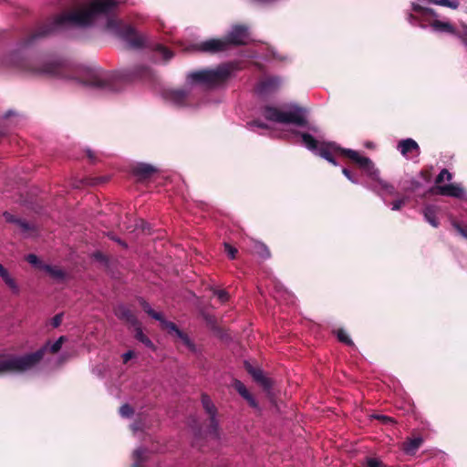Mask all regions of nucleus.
<instances>
[{
  "label": "nucleus",
  "instance_id": "nucleus-1",
  "mask_svg": "<svg viewBox=\"0 0 467 467\" xmlns=\"http://www.w3.org/2000/svg\"><path fill=\"white\" fill-rule=\"evenodd\" d=\"M119 3L118 0H91L78 9L57 16L48 28L41 31L39 35H47L69 26H90L103 17L109 31L126 40L131 47H140L144 44V37L137 35L132 26L113 16Z\"/></svg>",
  "mask_w": 467,
  "mask_h": 467
},
{
  "label": "nucleus",
  "instance_id": "nucleus-2",
  "mask_svg": "<svg viewBox=\"0 0 467 467\" xmlns=\"http://www.w3.org/2000/svg\"><path fill=\"white\" fill-rule=\"evenodd\" d=\"M303 144L312 152L318 154L333 165H337L333 155L340 152L357 163L375 183L368 186L369 189L380 193L393 195L394 187L379 178V171L368 157L362 156L353 150L341 149L335 142H318L308 133L301 134Z\"/></svg>",
  "mask_w": 467,
  "mask_h": 467
},
{
  "label": "nucleus",
  "instance_id": "nucleus-3",
  "mask_svg": "<svg viewBox=\"0 0 467 467\" xmlns=\"http://www.w3.org/2000/svg\"><path fill=\"white\" fill-rule=\"evenodd\" d=\"M303 144L312 152L318 154L333 165H337L333 155L340 152L357 163L375 183L368 186L369 189L380 193L393 195L394 187L379 178V171L368 157L362 156L353 150L341 149L335 142H318L308 133L301 134Z\"/></svg>",
  "mask_w": 467,
  "mask_h": 467
},
{
  "label": "nucleus",
  "instance_id": "nucleus-4",
  "mask_svg": "<svg viewBox=\"0 0 467 467\" xmlns=\"http://www.w3.org/2000/svg\"><path fill=\"white\" fill-rule=\"evenodd\" d=\"M65 341L66 337L62 336L50 346H46L44 348L35 353L25 356H0V376L12 373H22L31 369L42 359L44 352L47 348H49L52 353H56L61 348Z\"/></svg>",
  "mask_w": 467,
  "mask_h": 467
},
{
  "label": "nucleus",
  "instance_id": "nucleus-5",
  "mask_svg": "<svg viewBox=\"0 0 467 467\" xmlns=\"http://www.w3.org/2000/svg\"><path fill=\"white\" fill-rule=\"evenodd\" d=\"M76 83L102 91H118L121 88L123 78L117 73L101 68L79 69L68 78Z\"/></svg>",
  "mask_w": 467,
  "mask_h": 467
},
{
  "label": "nucleus",
  "instance_id": "nucleus-6",
  "mask_svg": "<svg viewBox=\"0 0 467 467\" xmlns=\"http://www.w3.org/2000/svg\"><path fill=\"white\" fill-rule=\"evenodd\" d=\"M235 69L233 64H223L215 68L191 72L187 76L190 84H199L206 88L223 85Z\"/></svg>",
  "mask_w": 467,
  "mask_h": 467
},
{
  "label": "nucleus",
  "instance_id": "nucleus-7",
  "mask_svg": "<svg viewBox=\"0 0 467 467\" xmlns=\"http://www.w3.org/2000/svg\"><path fill=\"white\" fill-rule=\"evenodd\" d=\"M251 40L248 29L245 26H235L227 37L223 39H209L196 46L202 52L216 53L226 50L230 45H246Z\"/></svg>",
  "mask_w": 467,
  "mask_h": 467
},
{
  "label": "nucleus",
  "instance_id": "nucleus-8",
  "mask_svg": "<svg viewBox=\"0 0 467 467\" xmlns=\"http://www.w3.org/2000/svg\"><path fill=\"white\" fill-rule=\"evenodd\" d=\"M412 11L414 14H409L407 17L410 24L421 27L431 26L435 31L453 33V28L449 23L436 19L433 10L412 4Z\"/></svg>",
  "mask_w": 467,
  "mask_h": 467
},
{
  "label": "nucleus",
  "instance_id": "nucleus-9",
  "mask_svg": "<svg viewBox=\"0 0 467 467\" xmlns=\"http://www.w3.org/2000/svg\"><path fill=\"white\" fill-rule=\"evenodd\" d=\"M264 116L266 119L277 123H292L297 126H305L306 123V110L297 106H291L286 110L267 107L264 110Z\"/></svg>",
  "mask_w": 467,
  "mask_h": 467
},
{
  "label": "nucleus",
  "instance_id": "nucleus-10",
  "mask_svg": "<svg viewBox=\"0 0 467 467\" xmlns=\"http://www.w3.org/2000/svg\"><path fill=\"white\" fill-rule=\"evenodd\" d=\"M142 307L147 314H149L150 317H152L156 320L161 321L163 327L165 329H167L170 334H171V335L175 336L176 337H178L179 339H181L182 343L184 346H186L188 348L193 349V345H192V341L190 340V338L188 337V336L186 334L182 333L176 327V325L174 323L164 320L162 318V315L161 313L155 312L150 307V306L146 302L142 303Z\"/></svg>",
  "mask_w": 467,
  "mask_h": 467
},
{
  "label": "nucleus",
  "instance_id": "nucleus-11",
  "mask_svg": "<svg viewBox=\"0 0 467 467\" xmlns=\"http://www.w3.org/2000/svg\"><path fill=\"white\" fill-rule=\"evenodd\" d=\"M202 404L204 410L210 417V425L208 432L216 437L218 430V422L216 420V408L213 403L212 400L210 399V397L206 394L202 395Z\"/></svg>",
  "mask_w": 467,
  "mask_h": 467
},
{
  "label": "nucleus",
  "instance_id": "nucleus-12",
  "mask_svg": "<svg viewBox=\"0 0 467 467\" xmlns=\"http://www.w3.org/2000/svg\"><path fill=\"white\" fill-rule=\"evenodd\" d=\"M398 150L406 159H412L420 155V147L412 139L400 140L398 144Z\"/></svg>",
  "mask_w": 467,
  "mask_h": 467
},
{
  "label": "nucleus",
  "instance_id": "nucleus-13",
  "mask_svg": "<svg viewBox=\"0 0 467 467\" xmlns=\"http://www.w3.org/2000/svg\"><path fill=\"white\" fill-rule=\"evenodd\" d=\"M281 84L278 78H268L260 81L256 88L257 93L265 95L276 90Z\"/></svg>",
  "mask_w": 467,
  "mask_h": 467
},
{
  "label": "nucleus",
  "instance_id": "nucleus-14",
  "mask_svg": "<svg viewBox=\"0 0 467 467\" xmlns=\"http://www.w3.org/2000/svg\"><path fill=\"white\" fill-rule=\"evenodd\" d=\"M436 191L441 195L462 198L464 190L458 184H447L436 187Z\"/></svg>",
  "mask_w": 467,
  "mask_h": 467
},
{
  "label": "nucleus",
  "instance_id": "nucleus-15",
  "mask_svg": "<svg viewBox=\"0 0 467 467\" xmlns=\"http://www.w3.org/2000/svg\"><path fill=\"white\" fill-rule=\"evenodd\" d=\"M244 367L246 370L252 375L254 379L260 383L264 388H270V380L265 378L263 374V371L259 368H254L250 363L244 362Z\"/></svg>",
  "mask_w": 467,
  "mask_h": 467
},
{
  "label": "nucleus",
  "instance_id": "nucleus-16",
  "mask_svg": "<svg viewBox=\"0 0 467 467\" xmlns=\"http://www.w3.org/2000/svg\"><path fill=\"white\" fill-rule=\"evenodd\" d=\"M0 277L5 283V285L9 287L13 294L18 295L20 292V288L16 282V280L11 276L9 272L0 264Z\"/></svg>",
  "mask_w": 467,
  "mask_h": 467
},
{
  "label": "nucleus",
  "instance_id": "nucleus-17",
  "mask_svg": "<svg viewBox=\"0 0 467 467\" xmlns=\"http://www.w3.org/2000/svg\"><path fill=\"white\" fill-rule=\"evenodd\" d=\"M169 99L177 106L189 105L190 95L183 90H172L169 93Z\"/></svg>",
  "mask_w": 467,
  "mask_h": 467
},
{
  "label": "nucleus",
  "instance_id": "nucleus-18",
  "mask_svg": "<svg viewBox=\"0 0 467 467\" xmlns=\"http://www.w3.org/2000/svg\"><path fill=\"white\" fill-rule=\"evenodd\" d=\"M133 173L140 179H146L156 171V169L146 163H138L132 168Z\"/></svg>",
  "mask_w": 467,
  "mask_h": 467
},
{
  "label": "nucleus",
  "instance_id": "nucleus-19",
  "mask_svg": "<svg viewBox=\"0 0 467 467\" xmlns=\"http://www.w3.org/2000/svg\"><path fill=\"white\" fill-rule=\"evenodd\" d=\"M115 314L117 317H119L121 319L126 320L127 322L130 323L131 325L137 324V319L133 313L125 306H119L116 310Z\"/></svg>",
  "mask_w": 467,
  "mask_h": 467
},
{
  "label": "nucleus",
  "instance_id": "nucleus-20",
  "mask_svg": "<svg viewBox=\"0 0 467 467\" xmlns=\"http://www.w3.org/2000/svg\"><path fill=\"white\" fill-rule=\"evenodd\" d=\"M234 387H235L236 390L239 392V394L243 398H244L252 407H254V408L257 407V403H256L255 400L254 399V397L250 394V392L247 390L245 386L241 381L237 380L234 383Z\"/></svg>",
  "mask_w": 467,
  "mask_h": 467
},
{
  "label": "nucleus",
  "instance_id": "nucleus-21",
  "mask_svg": "<svg viewBox=\"0 0 467 467\" xmlns=\"http://www.w3.org/2000/svg\"><path fill=\"white\" fill-rule=\"evenodd\" d=\"M437 207L434 205H428L423 211L425 220L433 227H438L439 223L436 219Z\"/></svg>",
  "mask_w": 467,
  "mask_h": 467
},
{
  "label": "nucleus",
  "instance_id": "nucleus-22",
  "mask_svg": "<svg viewBox=\"0 0 467 467\" xmlns=\"http://www.w3.org/2000/svg\"><path fill=\"white\" fill-rule=\"evenodd\" d=\"M421 443H422V439L420 437L410 439L404 442L403 450L408 454H414L415 451L420 448Z\"/></svg>",
  "mask_w": 467,
  "mask_h": 467
},
{
  "label": "nucleus",
  "instance_id": "nucleus-23",
  "mask_svg": "<svg viewBox=\"0 0 467 467\" xmlns=\"http://www.w3.org/2000/svg\"><path fill=\"white\" fill-rule=\"evenodd\" d=\"M148 451L144 449H137L133 452V467H140L141 463L147 459Z\"/></svg>",
  "mask_w": 467,
  "mask_h": 467
},
{
  "label": "nucleus",
  "instance_id": "nucleus-24",
  "mask_svg": "<svg viewBox=\"0 0 467 467\" xmlns=\"http://www.w3.org/2000/svg\"><path fill=\"white\" fill-rule=\"evenodd\" d=\"M16 67L23 69V70H28L35 73H52V69L49 67H44V68H29L27 67V62L21 59L16 63Z\"/></svg>",
  "mask_w": 467,
  "mask_h": 467
},
{
  "label": "nucleus",
  "instance_id": "nucleus-25",
  "mask_svg": "<svg viewBox=\"0 0 467 467\" xmlns=\"http://www.w3.org/2000/svg\"><path fill=\"white\" fill-rule=\"evenodd\" d=\"M43 268L54 278L60 279L64 276L63 271L57 266L44 265Z\"/></svg>",
  "mask_w": 467,
  "mask_h": 467
},
{
  "label": "nucleus",
  "instance_id": "nucleus-26",
  "mask_svg": "<svg viewBox=\"0 0 467 467\" xmlns=\"http://www.w3.org/2000/svg\"><path fill=\"white\" fill-rule=\"evenodd\" d=\"M156 51H158L162 56V58L165 61H167L172 57V52H171L169 49H167L165 47H163L161 44L156 45Z\"/></svg>",
  "mask_w": 467,
  "mask_h": 467
},
{
  "label": "nucleus",
  "instance_id": "nucleus-27",
  "mask_svg": "<svg viewBox=\"0 0 467 467\" xmlns=\"http://www.w3.org/2000/svg\"><path fill=\"white\" fill-rule=\"evenodd\" d=\"M434 4L456 9L459 6V0H438L434 1Z\"/></svg>",
  "mask_w": 467,
  "mask_h": 467
},
{
  "label": "nucleus",
  "instance_id": "nucleus-28",
  "mask_svg": "<svg viewBox=\"0 0 467 467\" xmlns=\"http://www.w3.org/2000/svg\"><path fill=\"white\" fill-rule=\"evenodd\" d=\"M364 465H365V467H383L384 466L383 462L379 459L374 458V457L366 458Z\"/></svg>",
  "mask_w": 467,
  "mask_h": 467
},
{
  "label": "nucleus",
  "instance_id": "nucleus-29",
  "mask_svg": "<svg viewBox=\"0 0 467 467\" xmlns=\"http://www.w3.org/2000/svg\"><path fill=\"white\" fill-rule=\"evenodd\" d=\"M337 338H338V340H339L340 342H343V343H345V344H347V345H349V346H351V345L353 344V342H352V340L350 339V337L348 336V334L346 333V331H345V330H343V329H338V330L337 331Z\"/></svg>",
  "mask_w": 467,
  "mask_h": 467
},
{
  "label": "nucleus",
  "instance_id": "nucleus-30",
  "mask_svg": "<svg viewBox=\"0 0 467 467\" xmlns=\"http://www.w3.org/2000/svg\"><path fill=\"white\" fill-rule=\"evenodd\" d=\"M451 178H452L451 173L448 170L443 169L441 171V172L437 176L435 182L437 184H439V183L442 182L444 180L451 181Z\"/></svg>",
  "mask_w": 467,
  "mask_h": 467
},
{
  "label": "nucleus",
  "instance_id": "nucleus-31",
  "mask_svg": "<svg viewBox=\"0 0 467 467\" xmlns=\"http://www.w3.org/2000/svg\"><path fill=\"white\" fill-rule=\"evenodd\" d=\"M136 337L142 343H144L148 347H152L151 341L142 333V331L138 328L136 333Z\"/></svg>",
  "mask_w": 467,
  "mask_h": 467
},
{
  "label": "nucleus",
  "instance_id": "nucleus-32",
  "mask_svg": "<svg viewBox=\"0 0 467 467\" xmlns=\"http://www.w3.org/2000/svg\"><path fill=\"white\" fill-rule=\"evenodd\" d=\"M119 413L122 417L129 418L132 415L133 410L130 405L124 404L123 406L120 407Z\"/></svg>",
  "mask_w": 467,
  "mask_h": 467
},
{
  "label": "nucleus",
  "instance_id": "nucleus-33",
  "mask_svg": "<svg viewBox=\"0 0 467 467\" xmlns=\"http://www.w3.org/2000/svg\"><path fill=\"white\" fill-rule=\"evenodd\" d=\"M406 201H407L406 198L396 200L395 202H393L391 203V205H392L391 210L399 211L405 204Z\"/></svg>",
  "mask_w": 467,
  "mask_h": 467
},
{
  "label": "nucleus",
  "instance_id": "nucleus-34",
  "mask_svg": "<svg viewBox=\"0 0 467 467\" xmlns=\"http://www.w3.org/2000/svg\"><path fill=\"white\" fill-rule=\"evenodd\" d=\"M224 248H225V252L227 253L228 256L231 259H234L235 258V254L237 253V250L234 247L231 246L230 244H224Z\"/></svg>",
  "mask_w": 467,
  "mask_h": 467
},
{
  "label": "nucleus",
  "instance_id": "nucleus-35",
  "mask_svg": "<svg viewBox=\"0 0 467 467\" xmlns=\"http://www.w3.org/2000/svg\"><path fill=\"white\" fill-rule=\"evenodd\" d=\"M342 172L351 182H353L355 184L358 183V179L351 173V171L349 170H348L347 168H344L342 170Z\"/></svg>",
  "mask_w": 467,
  "mask_h": 467
},
{
  "label": "nucleus",
  "instance_id": "nucleus-36",
  "mask_svg": "<svg viewBox=\"0 0 467 467\" xmlns=\"http://www.w3.org/2000/svg\"><path fill=\"white\" fill-rule=\"evenodd\" d=\"M214 294L221 302H225L228 300V294L224 290H218Z\"/></svg>",
  "mask_w": 467,
  "mask_h": 467
},
{
  "label": "nucleus",
  "instance_id": "nucleus-37",
  "mask_svg": "<svg viewBox=\"0 0 467 467\" xmlns=\"http://www.w3.org/2000/svg\"><path fill=\"white\" fill-rule=\"evenodd\" d=\"M26 261H27L29 264H31V265H36H36H38V264H39L38 257H37L36 254H28V255L26 256Z\"/></svg>",
  "mask_w": 467,
  "mask_h": 467
},
{
  "label": "nucleus",
  "instance_id": "nucleus-38",
  "mask_svg": "<svg viewBox=\"0 0 467 467\" xmlns=\"http://www.w3.org/2000/svg\"><path fill=\"white\" fill-rule=\"evenodd\" d=\"M62 322V314L56 315L51 321V324L54 327H57Z\"/></svg>",
  "mask_w": 467,
  "mask_h": 467
},
{
  "label": "nucleus",
  "instance_id": "nucleus-39",
  "mask_svg": "<svg viewBox=\"0 0 467 467\" xmlns=\"http://www.w3.org/2000/svg\"><path fill=\"white\" fill-rule=\"evenodd\" d=\"M455 229L457 230V232L462 235L463 237L467 238V228L465 227H462L460 224L458 223H454L453 224Z\"/></svg>",
  "mask_w": 467,
  "mask_h": 467
},
{
  "label": "nucleus",
  "instance_id": "nucleus-40",
  "mask_svg": "<svg viewBox=\"0 0 467 467\" xmlns=\"http://www.w3.org/2000/svg\"><path fill=\"white\" fill-rule=\"evenodd\" d=\"M259 249H260V251H258V254H260V255L262 257L269 256V251L267 250V248L265 245L259 244Z\"/></svg>",
  "mask_w": 467,
  "mask_h": 467
},
{
  "label": "nucleus",
  "instance_id": "nucleus-41",
  "mask_svg": "<svg viewBox=\"0 0 467 467\" xmlns=\"http://www.w3.org/2000/svg\"><path fill=\"white\" fill-rule=\"evenodd\" d=\"M134 357V352L130 350L122 355L123 362L127 363L130 358Z\"/></svg>",
  "mask_w": 467,
  "mask_h": 467
},
{
  "label": "nucleus",
  "instance_id": "nucleus-42",
  "mask_svg": "<svg viewBox=\"0 0 467 467\" xmlns=\"http://www.w3.org/2000/svg\"><path fill=\"white\" fill-rule=\"evenodd\" d=\"M249 125H250L251 127H260V128L265 127V125H263V124H262L261 122H259V121H254V122H251V123H249Z\"/></svg>",
  "mask_w": 467,
  "mask_h": 467
},
{
  "label": "nucleus",
  "instance_id": "nucleus-43",
  "mask_svg": "<svg viewBox=\"0 0 467 467\" xmlns=\"http://www.w3.org/2000/svg\"><path fill=\"white\" fill-rule=\"evenodd\" d=\"M462 40L465 45H467V27L464 29V35L462 36Z\"/></svg>",
  "mask_w": 467,
  "mask_h": 467
},
{
  "label": "nucleus",
  "instance_id": "nucleus-44",
  "mask_svg": "<svg viewBox=\"0 0 467 467\" xmlns=\"http://www.w3.org/2000/svg\"><path fill=\"white\" fill-rule=\"evenodd\" d=\"M4 216L7 221H13L12 216L8 213H5Z\"/></svg>",
  "mask_w": 467,
  "mask_h": 467
},
{
  "label": "nucleus",
  "instance_id": "nucleus-45",
  "mask_svg": "<svg viewBox=\"0 0 467 467\" xmlns=\"http://www.w3.org/2000/svg\"><path fill=\"white\" fill-rule=\"evenodd\" d=\"M131 429L135 432V431H137L139 430V426L137 424H132L131 425Z\"/></svg>",
  "mask_w": 467,
  "mask_h": 467
},
{
  "label": "nucleus",
  "instance_id": "nucleus-46",
  "mask_svg": "<svg viewBox=\"0 0 467 467\" xmlns=\"http://www.w3.org/2000/svg\"><path fill=\"white\" fill-rule=\"evenodd\" d=\"M380 419H382L383 420H391L389 417L387 416H380L379 417Z\"/></svg>",
  "mask_w": 467,
  "mask_h": 467
}]
</instances>
